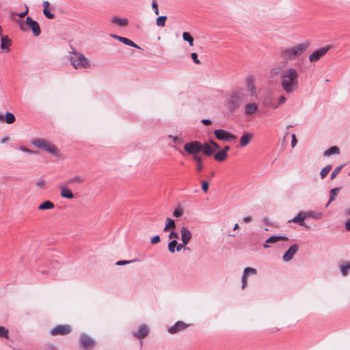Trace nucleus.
Instances as JSON below:
<instances>
[{
	"label": "nucleus",
	"mask_w": 350,
	"mask_h": 350,
	"mask_svg": "<svg viewBox=\"0 0 350 350\" xmlns=\"http://www.w3.org/2000/svg\"><path fill=\"white\" fill-rule=\"evenodd\" d=\"M31 143L37 148L44 150L53 155L58 156L59 151L57 147L45 139H33Z\"/></svg>",
	"instance_id": "5"
},
{
	"label": "nucleus",
	"mask_w": 350,
	"mask_h": 350,
	"mask_svg": "<svg viewBox=\"0 0 350 350\" xmlns=\"http://www.w3.org/2000/svg\"><path fill=\"white\" fill-rule=\"evenodd\" d=\"M60 195L62 198L67 199H72L74 198V195L72 191L66 187H61Z\"/></svg>",
	"instance_id": "24"
},
{
	"label": "nucleus",
	"mask_w": 350,
	"mask_h": 350,
	"mask_svg": "<svg viewBox=\"0 0 350 350\" xmlns=\"http://www.w3.org/2000/svg\"><path fill=\"white\" fill-rule=\"evenodd\" d=\"M246 100L245 90L243 88L235 89L229 94L226 100V106L230 111H235Z\"/></svg>",
	"instance_id": "3"
},
{
	"label": "nucleus",
	"mask_w": 350,
	"mask_h": 350,
	"mask_svg": "<svg viewBox=\"0 0 350 350\" xmlns=\"http://www.w3.org/2000/svg\"><path fill=\"white\" fill-rule=\"evenodd\" d=\"M11 45V40L7 36H2L1 38V49L2 51L8 52Z\"/></svg>",
	"instance_id": "21"
},
{
	"label": "nucleus",
	"mask_w": 350,
	"mask_h": 350,
	"mask_svg": "<svg viewBox=\"0 0 350 350\" xmlns=\"http://www.w3.org/2000/svg\"><path fill=\"white\" fill-rule=\"evenodd\" d=\"M310 46V41L298 43L289 47H281L279 49L280 58L288 61H293L299 57Z\"/></svg>",
	"instance_id": "2"
},
{
	"label": "nucleus",
	"mask_w": 350,
	"mask_h": 350,
	"mask_svg": "<svg viewBox=\"0 0 350 350\" xmlns=\"http://www.w3.org/2000/svg\"><path fill=\"white\" fill-rule=\"evenodd\" d=\"M219 148V146L216 142L213 140H210L208 142L202 144L201 152L206 156H211L213 154L215 150H218Z\"/></svg>",
	"instance_id": "11"
},
{
	"label": "nucleus",
	"mask_w": 350,
	"mask_h": 350,
	"mask_svg": "<svg viewBox=\"0 0 350 350\" xmlns=\"http://www.w3.org/2000/svg\"><path fill=\"white\" fill-rule=\"evenodd\" d=\"M43 6H44V8H46V9H47L49 8L50 3H49V1H45L43 2Z\"/></svg>",
	"instance_id": "63"
},
{
	"label": "nucleus",
	"mask_w": 350,
	"mask_h": 350,
	"mask_svg": "<svg viewBox=\"0 0 350 350\" xmlns=\"http://www.w3.org/2000/svg\"><path fill=\"white\" fill-rule=\"evenodd\" d=\"M183 38L185 41L188 42L190 46H193V38L189 32H184Z\"/></svg>",
	"instance_id": "35"
},
{
	"label": "nucleus",
	"mask_w": 350,
	"mask_h": 350,
	"mask_svg": "<svg viewBox=\"0 0 350 350\" xmlns=\"http://www.w3.org/2000/svg\"><path fill=\"white\" fill-rule=\"evenodd\" d=\"M15 120V116L10 112H6L4 116L0 115V122H6L7 124H12Z\"/></svg>",
	"instance_id": "22"
},
{
	"label": "nucleus",
	"mask_w": 350,
	"mask_h": 350,
	"mask_svg": "<svg viewBox=\"0 0 350 350\" xmlns=\"http://www.w3.org/2000/svg\"><path fill=\"white\" fill-rule=\"evenodd\" d=\"M79 340L80 344L83 349L91 348L94 347L96 345V341L85 333L81 334Z\"/></svg>",
	"instance_id": "12"
},
{
	"label": "nucleus",
	"mask_w": 350,
	"mask_h": 350,
	"mask_svg": "<svg viewBox=\"0 0 350 350\" xmlns=\"http://www.w3.org/2000/svg\"><path fill=\"white\" fill-rule=\"evenodd\" d=\"M120 41L128 46H133V47H135L137 49H139V46L137 44H136L132 40H131L126 38L123 37L122 38L120 39Z\"/></svg>",
	"instance_id": "34"
},
{
	"label": "nucleus",
	"mask_w": 350,
	"mask_h": 350,
	"mask_svg": "<svg viewBox=\"0 0 350 350\" xmlns=\"http://www.w3.org/2000/svg\"><path fill=\"white\" fill-rule=\"evenodd\" d=\"M136 261H137L136 259H133V260H119V261L116 262V264L117 265L121 266V265H128L129 263H131V262H136Z\"/></svg>",
	"instance_id": "45"
},
{
	"label": "nucleus",
	"mask_w": 350,
	"mask_h": 350,
	"mask_svg": "<svg viewBox=\"0 0 350 350\" xmlns=\"http://www.w3.org/2000/svg\"><path fill=\"white\" fill-rule=\"evenodd\" d=\"M227 158L228 153H226L224 151H222L221 150L214 154V159L219 162H223L226 161Z\"/></svg>",
	"instance_id": "27"
},
{
	"label": "nucleus",
	"mask_w": 350,
	"mask_h": 350,
	"mask_svg": "<svg viewBox=\"0 0 350 350\" xmlns=\"http://www.w3.org/2000/svg\"><path fill=\"white\" fill-rule=\"evenodd\" d=\"M214 134L216 138L220 141L232 142L235 140L237 138L234 134L224 129L215 130Z\"/></svg>",
	"instance_id": "8"
},
{
	"label": "nucleus",
	"mask_w": 350,
	"mask_h": 350,
	"mask_svg": "<svg viewBox=\"0 0 350 350\" xmlns=\"http://www.w3.org/2000/svg\"><path fill=\"white\" fill-rule=\"evenodd\" d=\"M339 152L340 150L337 146H332L325 151L323 155L325 157H329L332 154H339Z\"/></svg>",
	"instance_id": "31"
},
{
	"label": "nucleus",
	"mask_w": 350,
	"mask_h": 350,
	"mask_svg": "<svg viewBox=\"0 0 350 350\" xmlns=\"http://www.w3.org/2000/svg\"><path fill=\"white\" fill-rule=\"evenodd\" d=\"M177 245V241L175 239H173L172 241H170L168 244V250L171 253H174L175 252V250L176 249Z\"/></svg>",
	"instance_id": "39"
},
{
	"label": "nucleus",
	"mask_w": 350,
	"mask_h": 350,
	"mask_svg": "<svg viewBox=\"0 0 350 350\" xmlns=\"http://www.w3.org/2000/svg\"><path fill=\"white\" fill-rule=\"evenodd\" d=\"M340 191V188L339 187H336V188H334L331 190L330 191V197H329V200L328 202V203L326 204V206H328L329 204L335 200L336 198V196L338 195V192Z\"/></svg>",
	"instance_id": "33"
},
{
	"label": "nucleus",
	"mask_w": 350,
	"mask_h": 350,
	"mask_svg": "<svg viewBox=\"0 0 350 350\" xmlns=\"http://www.w3.org/2000/svg\"><path fill=\"white\" fill-rule=\"evenodd\" d=\"M332 168V166L331 165H327L323 167L320 172L321 178L323 179L328 174Z\"/></svg>",
	"instance_id": "36"
},
{
	"label": "nucleus",
	"mask_w": 350,
	"mask_h": 350,
	"mask_svg": "<svg viewBox=\"0 0 350 350\" xmlns=\"http://www.w3.org/2000/svg\"><path fill=\"white\" fill-rule=\"evenodd\" d=\"M25 24L31 29L35 36H38L40 34L41 30L39 24L31 17H27Z\"/></svg>",
	"instance_id": "15"
},
{
	"label": "nucleus",
	"mask_w": 350,
	"mask_h": 350,
	"mask_svg": "<svg viewBox=\"0 0 350 350\" xmlns=\"http://www.w3.org/2000/svg\"><path fill=\"white\" fill-rule=\"evenodd\" d=\"M84 181V179L79 176H74L71 178H70L68 181V183L69 184H74V183H81Z\"/></svg>",
	"instance_id": "38"
},
{
	"label": "nucleus",
	"mask_w": 350,
	"mask_h": 350,
	"mask_svg": "<svg viewBox=\"0 0 350 350\" xmlns=\"http://www.w3.org/2000/svg\"><path fill=\"white\" fill-rule=\"evenodd\" d=\"M299 250V245L297 244H293L288 250L284 253L282 256V259L284 262H289L291 260Z\"/></svg>",
	"instance_id": "16"
},
{
	"label": "nucleus",
	"mask_w": 350,
	"mask_h": 350,
	"mask_svg": "<svg viewBox=\"0 0 350 350\" xmlns=\"http://www.w3.org/2000/svg\"><path fill=\"white\" fill-rule=\"evenodd\" d=\"M288 237L286 236H272L268 238L265 241V243L263 245V247L265 248H268L269 245H267V243H274L280 241H287Z\"/></svg>",
	"instance_id": "20"
},
{
	"label": "nucleus",
	"mask_w": 350,
	"mask_h": 350,
	"mask_svg": "<svg viewBox=\"0 0 350 350\" xmlns=\"http://www.w3.org/2000/svg\"><path fill=\"white\" fill-rule=\"evenodd\" d=\"M111 22L121 27H125L128 25L129 21L126 18H121L118 16H114L111 19Z\"/></svg>",
	"instance_id": "28"
},
{
	"label": "nucleus",
	"mask_w": 350,
	"mask_h": 350,
	"mask_svg": "<svg viewBox=\"0 0 350 350\" xmlns=\"http://www.w3.org/2000/svg\"><path fill=\"white\" fill-rule=\"evenodd\" d=\"M189 327V324L186 323L181 321H178L173 326L170 327L167 329V332L170 334H177L181 331H183V330L187 329Z\"/></svg>",
	"instance_id": "13"
},
{
	"label": "nucleus",
	"mask_w": 350,
	"mask_h": 350,
	"mask_svg": "<svg viewBox=\"0 0 350 350\" xmlns=\"http://www.w3.org/2000/svg\"><path fill=\"white\" fill-rule=\"evenodd\" d=\"M0 337H3L5 338H8V329L5 328L3 326L0 325Z\"/></svg>",
	"instance_id": "43"
},
{
	"label": "nucleus",
	"mask_w": 350,
	"mask_h": 350,
	"mask_svg": "<svg viewBox=\"0 0 350 350\" xmlns=\"http://www.w3.org/2000/svg\"><path fill=\"white\" fill-rule=\"evenodd\" d=\"M344 213L346 216H349L350 215V207L345 209Z\"/></svg>",
	"instance_id": "64"
},
{
	"label": "nucleus",
	"mask_w": 350,
	"mask_h": 350,
	"mask_svg": "<svg viewBox=\"0 0 350 350\" xmlns=\"http://www.w3.org/2000/svg\"><path fill=\"white\" fill-rule=\"evenodd\" d=\"M176 228V224L174 219L170 218H167L166 224L163 228L164 232H167L172 229H174Z\"/></svg>",
	"instance_id": "30"
},
{
	"label": "nucleus",
	"mask_w": 350,
	"mask_h": 350,
	"mask_svg": "<svg viewBox=\"0 0 350 350\" xmlns=\"http://www.w3.org/2000/svg\"><path fill=\"white\" fill-rule=\"evenodd\" d=\"M152 8L155 14L158 15L159 12V9H158V4H157V2L156 1H152Z\"/></svg>",
	"instance_id": "49"
},
{
	"label": "nucleus",
	"mask_w": 350,
	"mask_h": 350,
	"mask_svg": "<svg viewBox=\"0 0 350 350\" xmlns=\"http://www.w3.org/2000/svg\"><path fill=\"white\" fill-rule=\"evenodd\" d=\"M55 206L54 204L49 201V200H46L44 201V202H42V204H40L38 208L39 210H48V209H52Z\"/></svg>",
	"instance_id": "29"
},
{
	"label": "nucleus",
	"mask_w": 350,
	"mask_h": 350,
	"mask_svg": "<svg viewBox=\"0 0 350 350\" xmlns=\"http://www.w3.org/2000/svg\"><path fill=\"white\" fill-rule=\"evenodd\" d=\"M257 273L256 269L251 267H247L243 271V274L248 277L249 275H255Z\"/></svg>",
	"instance_id": "41"
},
{
	"label": "nucleus",
	"mask_w": 350,
	"mask_h": 350,
	"mask_svg": "<svg viewBox=\"0 0 350 350\" xmlns=\"http://www.w3.org/2000/svg\"><path fill=\"white\" fill-rule=\"evenodd\" d=\"M185 245H184L183 243H180V244H178V243H177L176 249V250L178 252H179V251H180L182 249L185 248Z\"/></svg>",
	"instance_id": "60"
},
{
	"label": "nucleus",
	"mask_w": 350,
	"mask_h": 350,
	"mask_svg": "<svg viewBox=\"0 0 350 350\" xmlns=\"http://www.w3.org/2000/svg\"><path fill=\"white\" fill-rule=\"evenodd\" d=\"M258 106L255 103H248L244 107V113L245 116H253L258 111Z\"/></svg>",
	"instance_id": "18"
},
{
	"label": "nucleus",
	"mask_w": 350,
	"mask_h": 350,
	"mask_svg": "<svg viewBox=\"0 0 350 350\" xmlns=\"http://www.w3.org/2000/svg\"><path fill=\"white\" fill-rule=\"evenodd\" d=\"M247 276L243 274L242 278H241V288L245 289L247 286Z\"/></svg>",
	"instance_id": "46"
},
{
	"label": "nucleus",
	"mask_w": 350,
	"mask_h": 350,
	"mask_svg": "<svg viewBox=\"0 0 350 350\" xmlns=\"http://www.w3.org/2000/svg\"><path fill=\"white\" fill-rule=\"evenodd\" d=\"M343 165H340L336 167L331 173L330 179L334 180L337 175L340 173L341 169L342 168Z\"/></svg>",
	"instance_id": "40"
},
{
	"label": "nucleus",
	"mask_w": 350,
	"mask_h": 350,
	"mask_svg": "<svg viewBox=\"0 0 350 350\" xmlns=\"http://www.w3.org/2000/svg\"><path fill=\"white\" fill-rule=\"evenodd\" d=\"M19 149H20L21 151L25 152H27V153H29V154H32V153L33 152L31 150H30V149H29V148H26V147H25V146H21V147L19 148Z\"/></svg>",
	"instance_id": "57"
},
{
	"label": "nucleus",
	"mask_w": 350,
	"mask_h": 350,
	"mask_svg": "<svg viewBox=\"0 0 350 350\" xmlns=\"http://www.w3.org/2000/svg\"><path fill=\"white\" fill-rule=\"evenodd\" d=\"M252 217L251 216H247V217H243V221L245 223H249V222L252 221Z\"/></svg>",
	"instance_id": "61"
},
{
	"label": "nucleus",
	"mask_w": 350,
	"mask_h": 350,
	"mask_svg": "<svg viewBox=\"0 0 350 350\" xmlns=\"http://www.w3.org/2000/svg\"><path fill=\"white\" fill-rule=\"evenodd\" d=\"M331 49L330 46L323 47L315 50L308 57V59L310 62H315L319 61L323 56H324L327 52Z\"/></svg>",
	"instance_id": "10"
},
{
	"label": "nucleus",
	"mask_w": 350,
	"mask_h": 350,
	"mask_svg": "<svg viewBox=\"0 0 350 350\" xmlns=\"http://www.w3.org/2000/svg\"><path fill=\"white\" fill-rule=\"evenodd\" d=\"M340 271L343 276H347L350 271V262H343L340 265Z\"/></svg>",
	"instance_id": "25"
},
{
	"label": "nucleus",
	"mask_w": 350,
	"mask_h": 350,
	"mask_svg": "<svg viewBox=\"0 0 350 350\" xmlns=\"http://www.w3.org/2000/svg\"><path fill=\"white\" fill-rule=\"evenodd\" d=\"M69 61L75 69L90 68L91 63L90 60L81 53L75 50L70 52Z\"/></svg>",
	"instance_id": "4"
},
{
	"label": "nucleus",
	"mask_w": 350,
	"mask_h": 350,
	"mask_svg": "<svg viewBox=\"0 0 350 350\" xmlns=\"http://www.w3.org/2000/svg\"><path fill=\"white\" fill-rule=\"evenodd\" d=\"M178 238V234L174 231H172L169 235V239H175L176 240V239Z\"/></svg>",
	"instance_id": "52"
},
{
	"label": "nucleus",
	"mask_w": 350,
	"mask_h": 350,
	"mask_svg": "<svg viewBox=\"0 0 350 350\" xmlns=\"http://www.w3.org/2000/svg\"><path fill=\"white\" fill-rule=\"evenodd\" d=\"M254 137V134L252 133H245L240 138L239 145L241 147H245L247 146Z\"/></svg>",
	"instance_id": "19"
},
{
	"label": "nucleus",
	"mask_w": 350,
	"mask_h": 350,
	"mask_svg": "<svg viewBox=\"0 0 350 350\" xmlns=\"http://www.w3.org/2000/svg\"><path fill=\"white\" fill-rule=\"evenodd\" d=\"M286 100V97L284 96V95H282L279 97L278 98V103L279 105H282L283 103H284Z\"/></svg>",
	"instance_id": "56"
},
{
	"label": "nucleus",
	"mask_w": 350,
	"mask_h": 350,
	"mask_svg": "<svg viewBox=\"0 0 350 350\" xmlns=\"http://www.w3.org/2000/svg\"><path fill=\"white\" fill-rule=\"evenodd\" d=\"M169 138L171 139L175 144L180 145L183 143V139L180 137L170 135Z\"/></svg>",
	"instance_id": "42"
},
{
	"label": "nucleus",
	"mask_w": 350,
	"mask_h": 350,
	"mask_svg": "<svg viewBox=\"0 0 350 350\" xmlns=\"http://www.w3.org/2000/svg\"><path fill=\"white\" fill-rule=\"evenodd\" d=\"M166 20H167L166 16H159L156 21L157 25L159 27H164L165 25Z\"/></svg>",
	"instance_id": "37"
},
{
	"label": "nucleus",
	"mask_w": 350,
	"mask_h": 350,
	"mask_svg": "<svg viewBox=\"0 0 350 350\" xmlns=\"http://www.w3.org/2000/svg\"><path fill=\"white\" fill-rule=\"evenodd\" d=\"M345 228L347 231L350 232V219H348L345 221Z\"/></svg>",
	"instance_id": "59"
},
{
	"label": "nucleus",
	"mask_w": 350,
	"mask_h": 350,
	"mask_svg": "<svg viewBox=\"0 0 350 350\" xmlns=\"http://www.w3.org/2000/svg\"><path fill=\"white\" fill-rule=\"evenodd\" d=\"M306 218L307 217H312L316 219H320L323 217V214L321 212H314V211H308L306 212Z\"/></svg>",
	"instance_id": "32"
},
{
	"label": "nucleus",
	"mask_w": 350,
	"mask_h": 350,
	"mask_svg": "<svg viewBox=\"0 0 350 350\" xmlns=\"http://www.w3.org/2000/svg\"><path fill=\"white\" fill-rule=\"evenodd\" d=\"M43 14L47 18H49V19H52L55 17V15L51 13L49 8L46 9V8H44L43 9Z\"/></svg>",
	"instance_id": "44"
},
{
	"label": "nucleus",
	"mask_w": 350,
	"mask_h": 350,
	"mask_svg": "<svg viewBox=\"0 0 350 350\" xmlns=\"http://www.w3.org/2000/svg\"><path fill=\"white\" fill-rule=\"evenodd\" d=\"M181 241L184 245H187L192 237L191 232L185 226L180 228Z\"/></svg>",
	"instance_id": "17"
},
{
	"label": "nucleus",
	"mask_w": 350,
	"mask_h": 350,
	"mask_svg": "<svg viewBox=\"0 0 350 350\" xmlns=\"http://www.w3.org/2000/svg\"><path fill=\"white\" fill-rule=\"evenodd\" d=\"M246 94L250 97H255L257 94L256 78L253 75H248L245 79Z\"/></svg>",
	"instance_id": "7"
},
{
	"label": "nucleus",
	"mask_w": 350,
	"mask_h": 350,
	"mask_svg": "<svg viewBox=\"0 0 350 350\" xmlns=\"http://www.w3.org/2000/svg\"><path fill=\"white\" fill-rule=\"evenodd\" d=\"M291 137H292L291 146L293 148H294L296 146L297 141L296 136L295 134H292Z\"/></svg>",
	"instance_id": "58"
},
{
	"label": "nucleus",
	"mask_w": 350,
	"mask_h": 350,
	"mask_svg": "<svg viewBox=\"0 0 350 350\" xmlns=\"http://www.w3.org/2000/svg\"><path fill=\"white\" fill-rule=\"evenodd\" d=\"M202 144L199 141H192L184 145V150L189 154L199 156L198 153L202 151Z\"/></svg>",
	"instance_id": "6"
},
{
	"label": "nucleus",
	"mask_w": 350,
	"mask_h": 350,
	"mask_svg": "<svg viewBox=\"0 0 350 350\" xmlns=\"http://www.w3.org/2000/svg\"><path fill=\"white\" fill-rule=\"evenodd\" d=\"M202 189L203 191L206 193L208 189V183L206 182V181L202 182Z\"/></svg>",
	"instance_id": "53"
},
{
	"label": "nucleus",
	"mask_w": 350,
	"mask_h": 350,
	"mask_svg": "<svg viewBox=\"0 0 350 350\" xmlns=\"http://www.w3.org/2000/svg\"><path fill=\"white\" fill-rule=\"evenodd\" d=\"M149 333L150 329L148 326L146 324H142L139 327L137 331L133 332L132 334L138 339H142L147 336Z\"/></svg>",
	"instance_id": "14"
},
{
	"label": "nucleus",
	"mask_w": 350,
	"mask_h": 350,
	"mask_svg": "<svg viewBox=\"0 0 350 350\" xmlns=\"http://www.w3.org/2000/svg\"><path fill=\"white\" fill-rule=\"evenodd\" d=\"M45 181L44 180H40L36 183V186L38 188H44L45 186Z\"/></svg>",
	"instance_id": "54"
},
{
	"label": "nucleus",
	"mask_w": 350,
	"mask_h": 350,
	"mask_svg": "<svg viewBox=\"0 0 350 350\" xmlns=\"http://www.w3.org/2000/svg\"><path fill=\"white\" fill-rule=\"evenodd\" d=\"M183 215V210L180 208H176L173 212V215L176 217H179Z\"/></svg>",
	"instance_id": "47"
},
{
	"label": "nucleus",
	"mask_w": 350,
	"mask_h": 350,
	"mask_svg": "<svg viewBox=\"0 0 350 350\" xmlns=\"http://www.w3.org/2000/svg\"><path fill=\"white\" fill-rule=\"evenodd\" d=\"M191 57L193 59V61L196 64H200V61L199 60L198 57V54L196 53H192L191 54Z\"/></svg>",
	"instance_id": "51"
},
{
	"label": "nucleus",
	"mask_w": 350,
	"mask_h": 350,
	"mask_svg": "<svg viewBox=\"0 0 350 350\" xmlns=\"http://www.w3.org/2000/svg\"><path fill=\"white\" fill-rule=\"evenodd\" d=\"M202 123L204 124V125H210L212 122L211 120H208V119H203L202 120Z\"/></svg>",
	"instance_id": "62"
},
{
	"label": "nucleus",
	"mask_w": 350,
	"mask_h": 350,
	"mask_svg": "<svg viewBox=\"0 0 350 350\" xmlns=\"http://www.w3.org/2000/svg\"><path fill=\"white\" fill-rule=\"evenodd\" d=\"M271 71L275 75H280L281 87L286 94H291L298 88L299 75L295 68L291 66L282 70L278 65L273 67Z\"/></svg>",
	"instance_id": "1"
},
{
	"label": "nucleus",
	"mask_w": 350,
	"mask_h": 350,
	"mask_svg": "<svg viewBox=\"0 0 350 350\" xmlns=\"http://www.w3.org/2000/svg\"><path fill=\"white\" fill-rule=\"evenodd\" d=\"M193 160L196 161V170L200 172L203 170L202 158L201 156H193Z\"/></svg>",
	"instance_id": "26"
},
{
	"label": "nucleus",
	"mask_w": 350,
	"mask_h": 350,
	"mask_svg": "<svg viewBox=\"0 0 350 350\" xmlns=\"http://www.w3.org/2000/svg\"><path fill=\"white\" fill-rule=\"evenodd\" d=\"M306 218V212H300L297 215L289 221V222H293L299 224L301 226H304V220Z\"/></svg>",
	"instance_id": "23"
},
{
	"label": "nucleus",
	"mask_w": 350,
	"mask_h": 350,
	"mask_svg": "<svg viewBox=\"0 0 350 350\" xmlns=\"http://www.w3.org/2000/svg\"><path fill=\"white\" fill-rule=\"evenodd\" d=\"M42 274L46 275V274H50V275H54L55 274V271L53 269H43L40 271Z\"/></svg>",
	"instance_id": "48"
},
{
	"label": "nucleus",
	"mask_w": 350,
	"mask_h": 350,
	"mask_svg": "<svg viewBox=\"0 0 350 350\" xmlns=\"http://www.w3.org/2000/svg\"><path fill=\"white\" fill-rule=\"evenodd\" d=\"M72 327L70 325H58L50 330V334L52 336H64L70 333Z\"/></svg>",
	"instance_id": "9"
},
{
	"label": "nucleus",
	"mask_w": 350,
	"mask_h": 350,
	"mask_svg": "<svg viewBox=\"0 0 350 350\" xmlns=\"http://www.w3.org/2000/svg\"><path fill=\"white\" fill-rule=\"evenodd\" d=\"M28 12H29L28 7L26 6L25 10L24 12L19 13V14H16V15L18 16L20 18H23L28 14Z\"/></svg>",
	"instance_id": "55"
},
{
	"label": "nucleus",
	"mask_w": 350,
	"mask_h": 350,
	"mask_svg": "<svg viewBox=\"0 0 350 350\" xmlns=\"http://www.w3.org/2000/svg\"><path fill=\"white\" fill-rule=\"evenodd\" d=\"M161 241L160 237L159 235H155L151 238L150 242L152 244H157L159 243Z\"/></svg>",
	"instance_id": "50"
}]
</instances>
